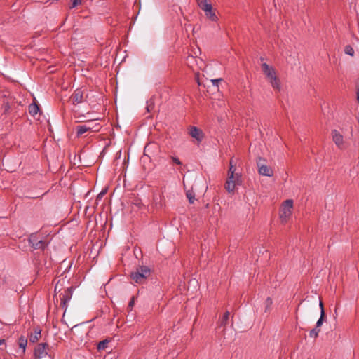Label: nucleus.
I'll return each instance as SVG.
<instances>
[{
    "mask_svg": "<svg viewBox=\"0 0 359 359\" xmlns=\"http://www.w3.org/2000/svg\"><path fill=\"white\" fill-rule=\"evenodd\" d=\"M320 331V328H317L316 327H315L310 331L309 337L311 338H316L318 336Z\"/></svg>",
    "mask_w": 359,
    "mask_h": 359,
    "instance_id": "nucleus-21",
    "label": "nucleus"
},
{
    "mask_svg": "<svg viewBox=\"0 0 359 359\" xmlns=\"http://www.w3.org/2000/svg\"><path fill=\"white\" fill-rule=\"evenodd\" d=\"M332 140L334 142V143L336 144V145L339 148L342 149L343 143H344L343 136L336 130H334L332 132Z\"/></svg>",
    "mask_w": 359,
    "mask_h": 359,
    "instance_id": "nucleus-11",
    "label": "nucleus"
},
{
    "mask_svg": "<svg viewBox=\"0 0 359 359\" xmlns=\"http://www.w3.org/2000/svg\"><path fill=\"white\" fill-rule=\"evenodd\" d=\"M325 320V316H322L320 315V318L318 320V321L316 322V327L317 328H320V327L322 325L323 321Z\"/></svg>",
    "mask_w": 359,
    "mask_h": 359,
    "instance_id": "nucleus-27",
    "label": "nucleus"
},
{
    "mask_svg": "<svg viewBox=\"0 0 359 359\" xmlns=\"http://www.w3.org/2000/svg\"><path fill=\"white\" fill-rule=\"evenodd\" d=\"M74 288L73 287H69L67 290L64 291L63 293L60 294L61 296V303L60 305L62 309H65V312L67 309V304L70 301L72 297Z\"/></svg>",
    "mask_w": 359,
    "mask_h": 359,
    "instance_id": "nucleus-6",
    "label": "nucleus"
},
{
    "mask_svg": "<svg viewBox=\"0 0 359 359\" xmlns=\"http://www.w3.org/2000/svg\"><path fill=\"white\" fill-rule=\"evenodd\" d=\"M61 286H62L61 285H59V282H57L55 286V292L57 291L60 292L61 290Z\"/></svg>",
    "mask_w": 359,
    "mask_h": 359,
    "instance_id": "nucleus-31",
    "label": "nucleus"
},
{
    "mask_svg": "<svg viewBox=\"0 0 359 359\" xmlns=\"http://www.w3.org/2000/svg\"><path fill=\"white\" fill-rule=\"evenodd\" d=\"M82 3V0H71V5L69 6V8L72 9V8H74L75 7H76L77 6L81 4Z\"/></svg>",
    "mask_w": 359,
    "mask_h": 359,
    "instance_id": "nucleus-26",
    "label": "nucleus"
},
{
    "mask_svg": "<svg viewBox=\"0 0 359 359\" xmlns=\"http://www.w3.org/2000/svg\"><path fill=\"white\" fill-rule=\"evenodd\" d=\"M108 343L109 341L107 339H104L103 341H100L97 346V349L104 350L107 347Z\"/></svg>",
    "mask_w": 359,
    "mask_h": 359,
    "instance_id": "nucleus-22",
    "label": "nucleus"
},
{
    "mask_svg": "<svg viewBox=\"0 0 359 359\" xmlns=\"http://www.w3.org/2000/svg\"><path fill=\"white\" fill-rule=\"evenodd\" d=\"M90 123H91L90 121H88V123H87L86 125H87L88 126H90Z\"/></svg>",
    "mask_w": 359,
    "mask_h": 359,
    "instance_id": "nucleus-34",
    "label": "nucleus"
},
{
    "mask_svg": "<svg viewBox=\"0 0 359 359\" xmlns=\"http://www.w3.org/2000/svg\"><path fill=\"white\" fill-rule=\"evenodd\" d=\"M189 135L198 142H201L203 139V131L196 126H191L190 128Z\"/></svg>",
    "mask_w": 359,
    "mask_h": 359,
    "instance_id": "nucleus-9",
    "label": "nucleus"
},
{
    "mask_svg": "<svg viewBox=\"0 0 359 359\" xmlns=\"http://www.w3.org/2000/svg\"><path fill=\"white\" fill-rule=\"evenodd\" d=\"M226 181H231L241 185L242 182L241 175L240 173H228V178Z\"/></svg>",
    "mask_w": 359,
    "mask_h": 359,
    "instance_id": "nucleus-12",
    "label": "nucleus"
},
{
    "mask_svg": "<svg viewBox=\"0 0 359 359\" xmlns=\"http://www.w3.org/2000/svg\"><path fill=\"white\" fill-rule=\"evenodd\" d=\"M319 306L320 308V315L325 316V310H324V307H323V303L322 302L321 300H320Z\"/></svg>",
    "mask_w": 359,
    "mask_h": 359,
    "instance_id": "nucleus-29",
    "label": "nucleus"
},
{
    "mask_svg": "<svg viewBox=\"0 0 359 359\" xmlns=\"http://www.w3.org/2000/svg\"><path fill=\"white\" fill-rule=\"evenodd\" d=\"M293 209V201L287 199L284 201L280 210V219L283 223L287 221L288 218L292 215Z\"/></svg>",
    "mask_w": 359,
    "mask_h": 359,
    "instance_id": "nucleus-2",
    "label": "nucleus"
},
{
    "mask_svg": "<svg viewBox=\"0 0 359 359\" xmlns=\"http://www.w3.org/2000/svg\"><path fill=\"white\" fill-rule=\"evenodd\" d=\"M221 81H222V79H212L211 82L213 84V86H218V83Z\"/></svg>",
    "mask_w": 359,
    "mask_h": 359,
    "instance_id": "nucleus-30",
    "label": "nucleus"
},
{
    "mask_svg": "<svg viewBox=\"0 0 359 359\" xmlns=\"http://www.w3.org/2000/svg\"><path fill=\"white\" fill-rule=\"evenodd\" d=\"M258 172L263 176L271 177L273 175L272 169L265 164V159L259 157L257 160Z\"/></svg>",
    "mask_w": 359,
    "mask_h": 359,
    "instance_id": "nucleus-4",
    "label": "nucleus"
},
{
    "mask_svg": "<svg viewBox=\"0 0 359 359\" xmlns=\"http://www.w3.org/2000/svg\"><path fill=\"white\" fill-rule=\"evenodd\" d=\"M48 345L46 343L39 344L34 351L35 357L37 359H41L46 357L48 355V353L46 351V348H48Z\"/></svg>",
    "mask_w": 359,
    "mask_h": 359,
    "instance_id": "nucleus-8",
    "label": "nucleus"
},
{
    "mask_svg": "<svg viewBox=\"0 0 359 359\" xmlns=\"http://www.w3.org/2000/svg\"><path fill=\"white\" fill-rule=\"evenodd\" d=\"M344 51L346 54L349 55L351 56H353L354 55V50L350 46H346L345 47Z\"/></svg>",
    "mask_w": 359,
    "mask_h": 359,
    "instance_id": "nucleus-25",
    "label": "nucleus"
},
{
    "mask_svg": "<svg viewBox=\"0 0 359 359\" xmlns=\"http://www.w3.org/2000/svg\"><path fill=\"white\" fill-rule=\"evenodd\" d=\"M262 69L269 80L276 76L275 69L266 63L262 65Z\"/></svg>",
    "mask_w": 359,
    "mask_h": 359,
    "instance_id": "nucleus-10",
    "label": "nucleus"
},
{
    "mask_svg": "<svg viewBox=\"0 0 359 359\" xmlns=\"http://www.w3.org/2000/svg\"><path fill=\"white\" fill-rule=\"evenodd\" d=\"M5 344L4 339H0V346Z\"/></svg>",
    "mask_w": 359,
    "mask_h": 359,
    "instance_id": "nucleus-33",
    "label": "nucleus"
},
{
    "mask_svg": "<svg viewBox=\"0 0 359 359\" xmlns=\"http://www.w3.org/2000/svg\"><path fill=\"white\" fill-rule=\"evenodd\" d=\"M229 164H230V166H229L228 173H235V171L236 169V163H234L233 159H231Z\"/></svg>",
    "mask_w": 359,
    "mask_h": 359,
    "instance_id": "nucleus-23",
    "label": "nucleus"
},
{
    "mask_svg": "<svg viewBox=\"0 0 359 359\" xmlns=\"http://www.w3.org/2000/svg\"><path fill=\"white\" fill-rule=\"evenodd\" d=\"M236 185L238 184L236 182L231 181H226L225 183V189L228 191V193L233 194Z\"/></svg>",
    "mask_w": 359,
    "mask_h": 359,
    "instance_id": "nucleus-16",
    "label": "nucleus"
},
{
    "mask_svg": "<svg viewBox=\"0 0 359 359\" xmlns=\"http://www.w3.org/2000/svg\"><path fill=\"white\" fill-rule=\"evenodd\" d=\"M171 158H172L173 163H175V164L179 165H182V162L179 158L175 157V156H172Z\"/></svg>",
    "mask_w": 359,
    "mask_h": 359,
    "instance_id": "nucleus-28",
    "label": "nucleus"
},
{
    "mask_svg": "<svg viewBox=\"0 0 359 359\" xmlns=\"http://www.w3.org/2000/svg\"><path fill=\"white\" fill-rule=\"evenodd\" d=\"M150 269L146 266L137 267L136 271L131 273V279L137 283H142L150 275Z\"/></svg>",
    "mask_w": 359,
    "mask_h": 359,
    "instance_id": "nucleus-1",
    "label": "nucleus"
},
{
    "mask_svg": "<svg viewBox=\"0 0 359 359\" xmlns=\"http://www.w3.org/2000/svg\"><path fill=\"white\" fill-rule=\"evenodd\" d=\"M18 344H19V347L20 348H22V353H24L25 352V350H26V346H27V339L24 336H21L19 338V343Z\"/></svg>",
    "mask_w": 359,
    "mask_h": 359,
    "instance_id": "nucleus-18",
    "label": "nucleus"
},
{
    "mask_svg": "<svg viewBox=\"0 0 359 359\" xmlns=\"http://www.w3.org/2000/svg\"><path fill=\"white\" fill-rule=\"evenodd\" d=\"M134 304H135V298H134V297H133V298L130 300V302H129V303H128V307L132 308V307L133 306Z\"/></svg>",
    "mask_w": 359,
    "mask_h": 359,
    "instance_id": "nucleus-32",
    "label": "nucleus"
},
{
    "mask_svg": "<svg viewBox=\"0 0 359 359\" xmlns=\"http://www.w3.org/2000/svg\"><path fill=\"white\" fill-rule=\"evenodd\" d=\"M93 126H88L87 125H79L76 126V136L80 137L86 132L92 130Z\"/></svg>",
    "mask_w": 359,
    "mask_h": 359,
    "instance_id": "nucleus-13",
    "label": "nucleus"
},
{
    "mask_svg": "<svg viewBox=\"0 0 359 359\" xmlns=\"http://www.w3.org/2000/svg\"><path fill=\"white\" fill-rule=\"evenodd\" d=\"M186 196L190 203H194L195 201V193L193 190H188L186 192Z\"/></svg>",
    "mask_w": 359,
    "mask_h": 359,
    "instance_id": "nucleus-20",
    "label": "nucleus"
},
{
    "mask_svg": "<svg viewBox=\"0 0 359 359\" xmlns=\"http://www.w3.org/2000/svg\"><path fill=\"white\" fill-rule=\"evenodd\" d=\"M39 111V107L36 103H32L29 106V113L32 116H35Z\"/></svg>",
    "mask_w": 359,
    "mask_h": 359,
    "instance_id": "nucleus-17",
    "label": "nucleus"
},
{
    "mask_svg": "<svg viewBox=\"0 0 359 359\" xmlns=\"http://www.w3.org/2000/svg\"><path fill=\"white\" fill-rule=\"evenodd\" d=\"M85 91L81 88L76 89L73 94L71 96V99L72 100V104H80L84 102L85 100Z\"/></svg>",
    "mask_w": 359,
    "mask_h": 359,
    "instance_id": "nucleus-7",
    "label": "nucleus"
},
{
    "mask_svg": "<svg viewBox=\"0 0 359 359\" xmlns=\"http://www.w3.org/2000/svg\"><path fill=\"white\" fill-rule=\"evenodd\" d=\"M29 244L34 250H44L48 246V243L43 240H38L36 233H32L28 238Z\"/></svg>",
    "mask_w": 359,
    "mask_h": 359,
    "instance_id": "nucleus-5",
    "label": "nucleus"
},
{
    "mask_svg": "<svg viewBox=\"0 0 359 359\" xmlns=\"http://www.w3.org/2000/svg\"><path fill=\"white\" fill-rule=\"evenodd\" d=\"M272 303H273L272 299L270 297H267V299L265 300V302H264L265 312H266L269 310Z\"/></svg>",
    "mask_w": 359,
    "mask_h": 359,
    "instance_id": "nucleus-24",
    "label": "nucleus"
},
{
    "mask_svg": "<svg viewBox=\"0 0 359 359\" xmlns=\"http://www.w3.org/2000/svg\"><path fill=\"white\" fill-rule=\"evenodd\" d=\"M269 82L273 87V88L277 91H280L281 89L280 80L277 78V76H274L272 79H269Z\"/></svg>",
    "mask_w": 359,
    "mask_h": 359,
    "instance_id": "nucleus-14",
    "label": "nucleus"
},
{
    "mask_svg": "<svg viewBox=\"0 0 359 359\" xmlns=\"http://www.w3.org/2000/svg\"><path fill=\"white\" fill-rule=\"evenodd\" d=\"M198 6L205 12V15L212 21H216L217 15L212 10L211 4L208 0H197Z\"/></svg>",
    "mask_w": 359,
    "mask_h": 359,
    "instance_id": "nucleus-3",
    "label": "nucleus"
},
{
    "mask_svg": "<svg viewBox=\"0 0 359 359\" xmlns=\"http://www.w3.org/2000/svg\"><path fill=\"white\" fill-rule=\"evenodd\" d=\"M41 330L39 328H36L34 330V332L32 333L29 337L30 342H32V343L36 342L39 340V337L41 336Z\"/></svg>",
    "mask_w": 359,
    "mask_h": 359,
    "instance_id": "nucleus-15",
    "label": "nucleus"
},
{
    "mask_svg": "<svg viewBox=\"0 0 359 359\" xmlns=\"http://www.w3.org/2000/svg\"><path fill=\"white\" fill-rule=\"evenodd\" d=\"M229 317V312L226 311L224 313L222 318L219 319V325L224 326L226 325Z\"/></svg>",
    "mask_w": 359,
    "mask_h": 359,
    "instance_id": "nucleus-19",
    "label": "nucleus"
}]
</instances>
